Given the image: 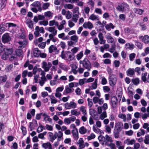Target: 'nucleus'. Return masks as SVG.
Returning <instances> with one entry per match:
<instances>
[{"label":"nucleus","mask_w":149,"mask_h":149,"mask_svg":"<svg viewBox=\"0 0 149 149\" xmlns=\"http://www.w3.org/2000/svg\"><path fill=\"white\" fill-rule=\"evenodd\" d=\"M102 80L101 84L103 85H104L107 84V81L106 78L104 77H102L101 78Z\"/></svg>","instance_id":"52"},{"label":"nucleus","mask_w":149,"mask_h":149,"mask_svg":"<svg viewBox=\"0 0 149 149\" xmlns=\"http://www.w3.org/2000/svg\"><path fill=\"white\" fill-rule=\"evenodd\" d=\"M116 9L119 11L123 12L124 11H128L129 10V5L125 3H122L118 5L116 8Z\"/></svg>","instance_id":"3"},{"label":"nucleus","mask_w":149,"mask_h":149,"mask_svg":"<svg viewBox=\"0 0 149 149\" xmlns=\"http://www.w3.org/2000/svg\"><path fill=\"white\" fill-rule=\"evenodd\" d=\"M107 117V114L106 111L104 110L100 115V118L102 120H103L104 118Z\"/></svg>","instance_id":"46"},{"label":"nucleus","mask_w":149,"mask_h":149,"mask_svg":"<svg viewBox=\"0 0 149 149\" xmlns=\"http://www.w3.org/2000/svg\"><path fill=\"white\" fill-rule=\"evenodd\" d=\"M105 139L106 140V143H107V142L109 141L110 142H112V141L110 136L108 135H106L105 136Z\"/></svg>","instance_id":"62"},{"label":"nucleus","mask_w":149,"mask_h":149,"mask_svg":"<svg viewBox=\"0 0 149 149\" xmlns=\"http://www.w3.org/2000/svg\"><path fill=\"white\" fill-rule=\"evenodd\" d=\"M79 64H82V66L88 71H90L92 68L91 63L90 61L86 58H85L83 60L79 61Z\"/></svg>","instance_id":"2"},{"label":"nucleus","mask_w":149,"mask_h":149,"mask_svg":"<svg viewBox=\"0 0 149 149\" xmlns=\"http://www.w3.org/2000/svg\"><path fill=\"white\" fill-rule=\"evenodd\" d=\"M83 56V52L81 51L76 55V58L77 60H79Z\"/></svg>","instance_id":"45"},{"label":"nucleus","mask_w":149,"mask_h":149,"mask_svg":"<svg viewBox=\"0 0 149 149\" xmlns=\"http://www.w3.org/2000/svg\"><path fill=\"white\" fill-rule=\"evenodd\" d=\"M74 91L73 88H71L69 87L68 86H66L64 93H66L67 94L72 92Z\"/></svg>","instance_id":"27"},{"label":"nucleus","mask_w":149,"mask_h":149,"mask_svg":"<svg viewBox=\"0 0 149 149\" xmlns=\"http://www.w3.org/2000/svg\"><path fill=\"white\" fill-rule=\"evenodd\" d=\"M50 4L49 3H43L42 6V10H45L48 9L49 6Z\"/></svg>","instance_id":"36"},{"label":"nucleus","mask_w":149,"mask_h":149,"mask_svg":"<svg viewBox=\"0 0 149 149\" xmlns=\"http://www.w3.org/2000/svg\"><path fill=\"white\" fill-rule=\"evenodd\" d=\"M135 142V141L134 139H133L132 140H130L129 139H126L124 142L125 143H127V145H132Z\"/></svg>","instance_id":"25"},{"label":"nucleus","mask_w":149,"mask_h":149,"mask_svg":"<svg viewBox=\"0 0 149 149\" xmlns=\"http://www.w3.org/2000/svg\"><path fill=\"white\" fill-rule=\"evenodd\" d=\"M41 52L38 48H35L33 51V54L35 57H38L40 55Z\"/></svg>","instance_id":"22"},{"label":"nucleus","mask_w":149,"mask_h":149,"mask_svg":"<svg viewBox=\"0 0 149 149\" xmlns=\"http://www.w3.org/2000/svg\"><path fill=\"white\" fill-rule=\"evenodd\" d=\"M48 22L47 20H43L38 22V24L40 25H43L46 26L48 24Z\"/></svg>","instance_id":"49"},{"label":"nucleus","mask_w":149,"mask_h":149,"mask_svg":"<svg viewBox=\"0 0 149 149\" xmlns=\"http://www.w3.org/2000/svg\"><path fill=\"white\" fill-rule=\"evenodd\" d=\"M79 15L78 14H74L72 17V20L75 23H76L78 20V18L79 17Z\"/></svg>","instance_id":"39"},{"label":"nucleus","mask_w":149,"mask_h":149,"mask_svg":"<svg viewBox=\"0 0 149 149\" xmlns=\"http://www.w3.org/2000/svg\"><path fill=\"white\" fill-rule=\"evenodd\" d=\"M21 129L22 131V133L24 136H25L26 134V130L25 127L23 126H21Z\"/></svg>","instance_id":"58"},{"label":"nucleus","mask_w":149,"mask_h":149,"mask_svg":"<svg viewBox=\"0 0 149 149\" xmlns=\"http://www.w3.org/2000/svg\"><path fill=\"white\" fill-rule=\"evenodd\" d=\"M89 18L92 20H98L99 19L97 15H95L94 14H91Z\"/></svg>","instance_id":"35"},{"label":"nucleus","mask_w":149,"mask_h":149,"mask_svg":"<svg viewBox=\"0 0 149 149\" xmlns=\"http://www.w3.org/2000/svg\"><path fill=\"white\" fill-rule=\"evenodd\" d=\"M88 57L91 60L93 61L95 60L97 58L96 54L95 53L91 54L89 55Z\"/></svg>","instance_id":"37"},{"label":"nucleus","mask_w":149,"mask_h":149,"mask_svg":"<svg viewBox=\"0 0 149 149\" xmlns=\"http://www.w3.org/2000/svg\"><path fill=\"white\" fill-rule=\"evenodd\" d=\"M74 5L71 4H66L64 5V7L66 9H72L74 8Z\"/></svg>","instance_id":"38"},{"label":"nucleus","mask_w":149,"mask_h":149,"mask_svg":"<svg viewBox=\"0 0 149 149\" xmlns=\"http://www.w3.org/2000/svg\"><path fill=\"white\" fill-rule=\"evenodd\" d=\"M7 78V77L6 75L0 76V84L6 82Z\"/></svg>","instance_id":"40"},{"label":"nucleus","mask_w":149,"mask_h":149,"mask_svg":"<svg viewBox=\"0 0 149 149\" xmlns=\"http://www.w3.org/2000/svg\"><path fill=\"white\" fill-rule=\"evenodd\" d=\"M98 37L99 39L100 44H104L106 42V40H104V37L102 33L101 32L99 33L98 35Z\"/></svg>","instance_id":"18"},{"label":"nucleus","mask_w":149,"mask_h":149,"mask_svg":"<svg viewBox=\"0 0 149 149\" xmlns=\"http://www.w3.org/2000/svg\"><path fill=\"white\" fill-rule=\"evenodd\" d=\"M125 48L130 49H132L134 48V45L130 44L129 43H127L125 45Z\"/></svg>","instance_id":"43"},{"label":"nucleus","mask_w":149,"mask_h":149,"mask_svg":"<svg viewBox=\"0 0 149 149\" xmlns=\"http://www.w3.org/2000/svg\"><path fill=\"white\" fill-rule=\"evenodd\" d=\"M72 135L75 140H77L79 138L78 130L77 128L73 129L72 131Z\"/></svg>","instance_id":"14"},{"label":"nucleus","mask_w":149,"mask_h":149,"mask_svg":"<svg viewBox=\"0 0 149 149\" xmlns=\"http://www.w3.org/2000/svg\"><path fill=\"white\" fill-rule=\"evenodd\" d=\"M140 38H142V41L144 43L146 44L149 43V36L148 35H145L144 37L141 36Z\"/></svg>","instance_id":"26"},{"label":"nucleus","mask_w":149,"mask_h":149,"mask_svg":"<svg viewBox=\"0 0 149 149\" xmlns=\"http://www.w3.org/2000/svg\"><path fill=\"white\" fill-rule=\"evenodd\" d=\"M52 13L50 11H48L45 13L44 15L46 17H52Z\"/></svg>","instance_id":"54"},{"label":"nucleus","mask_w":149,"mask_h":149,"mask_svg":"<svg viewBox=\"0 0 149 149\" xmlns=\"http://www.w3.org/2000/svg\"><path fill=\"white\" fill-rule=\"evenodd\" d=\"M45 128H44V126L42 125H41L38 128L37 130V132L38 133H40L42 132L43 129L45 130Z\"/></svg>","instance_id":"56"},{"label":"nucleus","mask_w":149,"mask_h":149,"mask_svg":"<svg viewBox=\"0 0 149 149\" xmlns=\"http://www.w3.org/2000/svg\"><path fill=\"white\" fill-rule=\"evenodd\" d=\"M127 75L130 77H132L134 74V70L133 68H129L127 71Z\"/></svg>","instance_id":"21"},{"label":"nucleus","mask_w":149,"mask_h":149,"mask_svg":"<svg viewBox=\"0 0 149 149\" xmlns=\"http://www.w3.org/2000/svg\"><path fill=\"white\" fill-rule=\"evenodd\" d=\"M35 30H38L41 33H44L45 32L44 28L42 27L40 28L38 26H36L35 28Z\"/></svg>","instance_id":"53"},{"label":"nucleus","mask_w":149,"mask_h":149,"mask_svg":"<svg viewBox=\"0 0 149 149\" xmlns=\"http://www.w3.org/2000/svg\"><path fill=\"white\" fill-rule=\"evenodd\" d=\"M71 113L72 115H75L77 116L80 114V112L79 111H77L75 109L72 110L71 111Z\"/></svg>","instance_id":"48"},{"label":"nucleus","mask_w":149,"mask_h":149,"mask_svg":"<svg viewBox=\"0 0 149 149\" xmlns=\"http://www.w3.org/2000/svg\"><path fill=\"white\" fill-rule=\"evenodd\" d=\"M118 100L117 97L114 96L112 97L111 99L112 106L113 108L116 107L117 103Z\"/></svg>","instance_id":"13"},{"label":"nucleus","mask_w":149,"mask_h":149,"mask_svg":"<svg viewBox=\"0 0 149 149\" xmlns=\"http://www.w3.org/2000/svg\"><path fill=\"white\" fill-rule=\"evenodd\" d=\"M57 135V132H55L54 135L52 132L49 133V139L51 142H53L54 141L56 138Z\"/></svg>","instance_id":"12"},{"label":"nucleus","mask_w":149,"mask_h":149,"mask_svg":"<svg viewBox=\"0 0 149 149\" xmlns=\"http://www.w3.org/2000/svg\"><path fill=\"white\" fill-rule=\"evenodd\" d=\"M50 97L51 100V103L55 104L57 103V100L53 95H50Z\"/></svg>","instance_id":"51"},{"label":"nucleus","mask_w":149,"mask_h":149,"mask_svg":"<svg viewBox=\"0 0 149 149\" xmlns=\"http://www.w3.org/2000/svg\"><path fill=\"white\" fill-rule=\"evenodd\" d=\"M83 27L86 29L88 28L91 29L93 27L92 24L90 22H85L83 24Z\"/></svg>","instance_id":"15"},{"label":"nucleus","mask_w":149,"mask_h":149,"mask_svg":"<svg viewBox=\"0 0 149 149\" xmlns=\"http://www.w3.org/2000/svg\"><path fill=\"white\" fill-rule=\"evenodd\" d=\"M66 23V21L65 20H63L61 22V24L58 27V29L60 31L64 28V25Z\"/></svg>","instance_id":"32"},{"label":"nucleus","mask_w":149,"mask_h":149,"mask_svg":"<svg viewBox=\"0 0 149 149\" xmlns=\"http://www.w3.org/2000/svg\"><path fill=\"white\" fill-rule=\"evenodd\" d=\"M103 91L104 93L109 92L110 91V88L108 86H105L103 87Z\"/></svg>","instance_id":"63"},{"label":"nucleus","mask_w":149,"mask_h":149,"mask_svg":"<svg viewBox=\"0 0 149 149\" xmlns=\"http://www.w3.org/2000/svg\"><path fill=\"white\" fill-rule=\"evenodd\" d=\"M42 64V68L44 69L46 72L48 71L49 70L50 68L52 66V63L50 62L47 63L46 62L43 61Z\"/></svg>","instance_id":"9"},{"label":"nucleus","mask_w":149,"mask_h":149,"mask_svg":"<svg viewBox=\"0 0 149 149\" xmlns=\"http://www.w3.org/2000/svg\"><path fill=\"white\" fill-rule=\"evenodd\" d=\"M77 144L79 145L78 148H85L84 141L82 138H80L77 143Z\"/></svg>","instance_id":"11"},{"label":"nucleus","mask_w":149,"mask_h":149,"mask_svg":"<svg viewBox=\"0 0 149 149\" xmlns=\"http://www.w3.org/2000/svg\"><path fill=\"white\" fill-rule=\"evenodd\" d=\"M71 67V71L74 74H76L77 73V66L74 64H72L70 65Z\"/></svg>","instance_id":"16"},{"label":"nucleus","mask_w":149,"mask_h":149,"mask_svg":"<svg viewBox=\"0 0 149 149\" xmlns=\"http://www.w3.org/2000/svg\"><path fill=\"white\" fill-rule=\"evenodd\" d=\"M118 116L119 118L123 119L124 122L126 121V118L125 115L121 113L118 115Z\"/></svg>","instance_id":"61"},{"label":"nucleus","mask_w":149,"mask_h":149,"mask_svg":"<svg viewBox=\"0 0 149 149\" xmlns=\"http://www.w3.org/2000/svg\"><path fill=\"white\" fill-rule=\"evenodd\" d=\"M15 52L16 55L19 56L21 55L22 54V50L19 49H16Z\"/></svg>","instance_id":"55"},{"label":"nucleus","mask_w":149,"mask_h":149,"mask_svg":"<svg viewBox=\"0 0 149 149\" xmlns=\"http://www.w3.org/2000/svg\"><path fill=\"white\" fill-rule=\"evenodd\" d=\"M31 5L35 7L38 8V10L41 12L42 10V8L41 7V4L40 2L38 1H35L33 2Z\"/></svg>","instance_id":"10"},{"label":"nucleus","mask_w":149,"mask_h":149,"mask_svg":"<svg viewBox=\"0 0 149 149\" xmlns=\"http://www.w3.org/2000/svg\"><path fill=\"white\" fill-rule=\"evenodd\" d=\"M10 40L11 37L8 33H5L3 35L2 38V41L4 43L8 42Z\"/></svg>","instance_id":"6"},{"label":"nucleus","mask_w":149,"mask_h":149,"mask_svg":"<svg viewBox=\"0 0 149 149\" xmlns=\"http://www.w3.org/2000/svg\"><path fill=\"white\" fill-rule=\"evenodd\" d=\"M1 1L0 3V10L3 9L5 6L6 4V0H1Z\"/></svg>","instance_id":"31"},{"label":"nucleus","mask_w":149,"mask_h":149,"mask_svg":"<svg viewBox=\"0 0 149 149\" xmlns=\"http://www.w3.org/2000/svg\"><path fill=\"white\" fill-rule=\"evenodd\" d=\"M65 15L66 18L68 19H69L72 17V13L69 11H67Z\"/></svg>","instance_id":"57"},{"label":"nucleus","mask_w":149,"mask_h":149,"mask_svg":"<svg viewBox=\"0 0 149 149\" xmlns=\"http://www.w3.org/2000/svg\"><path fill=\"white\" fill-rule=\"evenodd\" d=\"M4 51L5 54L8 56L11 55L13 53V49L12 48L9 49L6 48L4 49Z\"/></svg>","instance_id":"30"},{"label":"nucleus","mask_w":149,"mask_h":149,"mask_svg":"<svg viewBox=\"0 0 149 149\" xmlns=\"http://www.w3.org/2000/svg\"><path fill=\"white\" fill-rule=\"evenodd\" d=\"M147 75V73L146 72L145 73H142L141 74V79L144 82H149V81L146 78V76Z\"/></svg>","instance_id":"23"},{"label":"nucleus","mask_w":149,"mask_h":149,"mask_svg":"<svg viewBox=\"0 0 149 149\" xmlns=\"http://www.w3.org/2000/svg\"><path fill=\"white\" fill-rule=\"evenodd\" d=\"M48 31L52 33L54 35H56L57 31L55 29V27H49L48 29Z\"/></svg>","instance_id":"24"},{"label":"nucleus","mask_w":149,"mask_h":149,"mask_svg":"<svg viewBox=\"0 0 149 149\" xmlns=\"http://www.w3.org/2000/svg\"><path fill=\"white\" fill-rule=\"evenodd\" d=\"M42 146L45 149H52V146L49 142L43 143Z\"/></svg>","instance_id":"19"},{"label":"nucleus","mask_w":149,"mask_h":149,"mask_svg":"<svg viewBox=\"0 0 149 149\" xmlns=\"http://www.w3.org/2000/svg\"><path fill=\"white\" fill-rule=\"evenodd\" d=\"M132 81L134 84L135 85H137L139 83V79L138 78H136L134 79H132Z\"/></svg>","instance_id":"60"},{"label":"nucleus","mask_w":149,"mask_h":149,"mask_svg":"<svg viewBox=\"0 0 149 149\" xmlns=\"http://www.w3.org/2000/svg\"><path fill=\"white\" fill-rule=\"evenodd\" d=\"M141 132H138L137 134L138 137H139L141 135H144L145 134V130L143 129H140Z\"/></svg>","instance_id":"59"},{"label":"nucleus","mask_w":149,"mask_h":149,"mask_svg":"<svg viewBox=\"0 0 149 149\" xmlns=\"http://www.w3.org/2000/svg\"><path fill=\"white\" fill-rule=\"evenodd\" d=\"M80 110L82 112V113L83 115L87 116V112L84 106H81L80 107Z\"/></svg>","instance_id":"41"},{"label":"nucleus","mask_w":149,"mask_h":149,"mask_svg":"<svg viewBox=\"0 0 149 149\" xmlns=\"http://www.w3.org/2000/svg\"><path fill=\"white\" fill-rule=\"evenodd\" d=\"M59 67L61 69L65 70H67L68 68V66L67 65L63 63H61L60 64Z\"/></svg>","instance_id":"42"},{"label":"nucleus","mask_w":149,"mask_h":149,"mask_svg":"<svg viewBox=\"0 0 149 149\" xmlns=\"http://www.w3.org/2000/svg\"><path fill=\"white\" fill-rule=\"evenodd\" d=\"M109 81L110 85L112 87L113 86L117 81L116 76L113 74L111 75L109 78Z\"/></svg>","instance_id":"5"},{"label":"nucleus","mask_w":149,"mask_h":149,"mask_svg":"<svg viewBox=\"0 0 149 149\" xmlns=\"http://www.w3.org/2000/svg\"><path fill=\"white\" fill-rule=\"evenodd\" d=\"M71 40L68 42V44L69 46H72L75 45L78 42V37L76 35H74L70 37Z\"/></svg>","instance_id":"4"},{"label":"nucleus","mask_w":149,"mask_h":149,"mask_svg":"<svg viewBox=\"0 0 149 149\" xmlns=\"http://www.w3.org/2000/svg\"><path fill=\"white\" fill-rule=\"evenodd\" d=\"M61 58L65 59H67L69 61H71L73 60L74 58V55L71 53L70 52H66L64 53L63 50L61 53Z\"/></svg>","instance_id":"1"},{"label":"nucleus","mask_w":149,"mask_h":149,"mask_svg":"<svg viewBox=\"0 0 149 149\" xmlns=\"http://www.w3.org/2000/svg\"><path fill=\"white\" fill-rule=\"evenodd\" d=\"M65 108L67 109H70L71 108L74 109L76 107V104L73 102H71L70 103H66L65 104Z\"/></svg>","instance_id":"7"},{"label":"nucleus","mask_w":149,"mask_h":149,"mask_svg":"<svg viewBox=\"0 0 149 149\" xmlns=\"http://www.w3.org/2000/svg\"><path fill=\"white\" fill-rule=\"evenodd\" d=\"M106 38L107 42L109 43H112L114 41L113 38L111 36V34L109 33L106 35Z\"/></svg>","instance_id":"17"},{"label":"nucleus","mask_w":149,"mask_h":149,"mask_svg":"<svg viewBox=\"0 0 149 149\" xmlns=\"http://www.w3.org/2000/svg\"><path fill=\"white\" fill-rule=\"evenodd\" d=\"M133 10L135 13L140 15H142L143 11V10L136 8H134L133 9Z\"/></svg>","instance_id":"33"},{"label":"nucleus","mask_w":149,"mask_h":149,"mask_svg":"<svg viewBox=\"0 0 149 149\" xmlns=\"http://www.w3.org/2000/svg\"><path fill=\"white\" fill-rule=\"evenodd\" d=\"M86 129L84 127H81L79 130V133L81 134H84L86 132Z\"/></svg>","instance_id":"44"},{"label":"nucleus","mask_w":149,"mask_h":149,"mask_svg":"<svg viewBox=\"0 0 149 149\" xmlns=\"http://www.w3.org/2000/svg\"><path fill=\"white\" fill-rule=\"evenodd\" d=\"M59 79H54L53 80H52L50 81V84L51 86H54L55 84L59 83L58 81Z\"/></svg>","instance_id":"47"},{"label":"nucleus","mask_w":149,"mask_h":149,"mask_svg":"<svg viewBox=\"0 0 149 149\" xmlns=\"http://www.w3.org/2000/svg\"><path fill=\"white\" fill-rule=\"evenodd\" d=\"M26 24L28 27L31 29H32L33 27V21L29 18H28L26 20Z\"/></svg>","instance_id":"20"},{"label":"nucleus","mask_w":149,"mask_h":149,"mask_svg":"<svg viewBox=\"0 0 149 149\" xmlns=\"http://www.w3.org/2000/svg\"><path fill=\"white\" fill-rule=\"evenodd\" d=\"M57 49L56 47L54 45H51L49 48V53H52Z\"/></svg>","instance_id":"29"},{"label":"nucleus","mask_w":149,"mask_h":149,"mask_svg":"<svg viewBox=\"0 0 149 149\" xmlns=\"http://www.w3.org/2000/svg\"><path fill=\"white\" fill-rule=\"evenodd\" d=\"M98 139L100 143L102 144V145H103L104 143H106L105 137L103 136L100 135L98 137Z\"/></svg>","instance_id":"28"},{"label":"nucleus","mask_w":149,"mask_h":149,"mask_svg":"<svg viewBox=\"0 0 149 149\" xmlns=\"http://www.w3.org/2000/svg\"><path fill=\"white\" fill-rule=\"evenodd\" d=\"M123 124L120 122L116 123L114 130V131L120 132L123 128Z\"/></svg>","instance_id":"8"},{"label":"nucleus","mask_w":149,"mask_h":149,"mask_svg":"<svg viewBox=\"0 0 149 149\" xmlns=\"http://www.w3.org/2000/svg\"><path fill=\"white\" fill-rule=\"evenodd\" d=\"M18 43L19 45H21V47H24V46L26 45L27 41L25 40H24L23 41H19Z\"/></svg>","instance_id":"50"},{"label":"nucleus","mask_w":149,"mask_h":149,"mask_svg":"<svg viewBox=\"0 0 149 149\" xmlns=\"http://www.w3.org/2000/svg\"><path fill=\"white\" fill-rule=\"evenodd\" d=\"M97 24L99 25V31H101L104 27L103 25L101 23L100 21H98L97 22Z\"/></svg>","instance_id":"64"},{"label":"nucleus","mask_w":149,"mask_h":149,"mask_svg":"<svg viewBox=\"0 0 149 149\" xmlns=\"http://www.w3.org/2000/svg\"><path fill=\"white\" fill-rule=\"evenodd\" d=\"M105 27L106 29L108 31H110L111 28L113 29L115 27L111 23L106 25Z\"/></svg>","instance_id":"34"}]
</instances>
